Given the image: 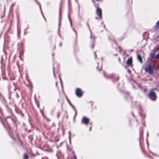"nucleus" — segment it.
Masks as SVG:
<instances>
[{
	"mask_svg": "<svg viewBox=\"0 0 159 159\" xmlns=\"http://www.w3.org/2000/svg\"><path fill=\"white\" fill-rule=\"evenodd\" d=\"M155 57L156 58H159V53H158V54L156 55Z\"/></svg>",
	"mask_w": 159,
	"mask_h": 159,
	"instance_id": "obj_9",
	"label": "nucleus"
},
{
	"mask_svg": "<svg viewBox=\"0 0 159 159\" xmlns=\"http://www.w3.org/2000/svg\"><path fill=\"white\" fill-rule=\"evenodd\" d=\"M28 157V156L27 155L25 154L24 156V159H27Z\"/></svg>",
	"mask_w": 159,
	"mask_h": 159,
	"instance_id": "obj_8",
	"label": "nucleus"
},
{
	"mask_svg": "<svg viewBox=\"0 0 159 159\" xmlns=\"http://www.w3.org/2000/svg\"><path fill=\"white\" fill-rule=\"evenodd\" d=\"M132 62V60L131 58H129L126 61V63L128 65H130Z\"/></svg>",
	"mask_w": 159,
	"mask_h": 159,
	"instance_id": "obj_6",
	"label": "nucleus"
},
{
	"mask_svg": "<svg viewBox=\"0 0 159 159\" xmlns=\"http://www.w3.org/2000/svg\"><path fill=\"white\" fill-rule=\"evenodd\" d=\"M97 13L98 15H99L100 18L101 17V10L100 8H97Z\"/></svg>",
	"mask_w": 159,
	"mask_h": 159,
	"instance_id": "obj_5",
	"label": "nucleus"
},
{
	"mask_svg": "<svg viewBox=\"0 0 159 159\" xmlns=\"http://www.w3.org/2000/svg\"><path fill=\"white\" fill-rule=\"evenodd\" d=\"M149 96L152 100H155L156 98L155 94L152 92H151L150 93Z\"/></svg>",
	"mask_w": 159,
	"mask_h": 159,
	"instance_id": "obj_1",
	"label": "nucleus"
},
{
	"mask_svg": "<svg viewBox=\"0 0 159 159\" xmlns=\"http://www.w3.org/2000/svg\"><path fill=\"white\" fill-rule=\"evenodd\" d=\"M145 69L146 71H148L150 74L152 73V70L150 66H148V68H145Z\"/></svg>",
	"mask_w": 159,
	"mask_h": 159,
	"instance_id": "obj_3",
	"label": "nucleus"
},
{
	"mask_svg": "<svg viewBox=\"0 0 159 159\" xmlns=\"http://www.w3.org/2000/svg\"><path fill=\"white\" fill-rule=\"evenodd\" d=\"M74 159H76V156H74Z\"/></svg>",
	"mask_w": 159,
	"mask_h": 159,
	"instance_id": "obj_11",
	"label": "nucleus"
},
{
	"mask_svg": "<svg viewBox=\"0 0 159 159\" xmlns=\"http://www.w3.org/2000/svg\"><path fill=\"white\" fill-rule=\"evenodd\" d=\"M76 94L79 97L81 96L82 95V92L80 89H77L76 91Z\"/></svg>",
	"mask_w": 159,
	"mask_h": 159,
	"instance_id": "obj_2",
	"label": "nucleus"
},
{
	"mask_svg": "<svg viewBox=\"0 0 159 159\" xmlns=\"http://www.w3.org/2000/svg\"><path fill=\"white\" fill-rule=\"evenodd\" d=\"M156 25L158 27L159 26V20L157 23Z\"/></svg>",
	"mask_w": 159,
	"mask_h": 159,
	"instance_id": "obj_10",
	"label": "nucleus"
},
{
	"mask_svg": "<svg viewBox=\"0 0 159 159\" xmlns=\"http://www.w3.org/2000/svg\"><path fill=\"white\" fill-rule=\"evenodd\" d=\"M82 122L84 123L87 124L89 122V120L88 119L84 117L83 118Z\"/></svg>",
	"mask_w": 159,
	"mask_h": 159,
	"instance_id": "obj_4",
	"label": "nucleus"
},
{
	"mask_svg": "<svg viewBox=\"0 0 159 159\" xmlns=\"http://www.w3.org/2000/svg\"><path fill=\"white\" fill-rule=\"evenodd\" d=\"M137 57H138V59L139 60L141 63H142V58H141V57L140 55H139Z\"/></svg>",
	"mask_w": 159,
	"mask_h": 159,
	"instance_id": "obj_7",
	"label": "nucleus"
}]
</instances>
